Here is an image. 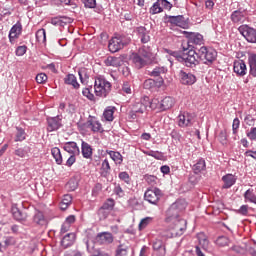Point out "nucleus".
I'll list each match as a JSON object with an SVG mask.
<instances>
[{"instance_id":"1","label":"nucleus","mask_w":256,"mask_h":256,"mask_svg":"<svg viewBox=\"0 0 256 256\" xmlns=\"http://www.w3.org/2000/svg\"><path fill=\"white\" fill-rule=\"evenodd\" d=\"M179 202L173 204L168 210L166 218V223H168V228L166 229L164 236L167 239H173V237H181L185 231H187V220L179 217V210L177 206Z\"/></svg>"},{"instance_id":"2","label":"nucleus","mask_w":256,"mask_h":256,"mask_svg":"<svg viewBox=\"0 0 256 256\" xmlns=\"http://www.w3.org/2000/svg\"><path fill=\"white\" fill-rule=\"evenodd\" d=\"M182 50L183 55L181 57L183 64L186 67H190L193 69V67H197V64L199 63V58L197 57V51L190 48L189 43H182Z\"/></svg>"},{"instance_id":"3","label":"nucleus","mask_w":256,"mask_h":256,"mask_svg":"<svg viewBox=\"0 0 256 256\" xmlns=\"http://www.w3.org/2000/svg\"><path fill=\"white\" fill-rule=\"evenodd\" d=\"M94 93L96 97H107L111 93V82L105 78L97 77L94 83Z\"/></svg>"},{"instance_id":"4","label":"nucleus","mask_w":256,"mask_h":256,"mask_svg":"<svg viewBox=\"0 0 256 256\" xmlns=\"http://www.w3.org/2000/svg\"><path fill=\"white\" fill-rule=\"evenodd\" d=\"M196 57L200 59L205 65H211L217 59V51L212 48L202 46L196 51Z\"/></svg>"},{"instance_id":"5","label":"nucleus","mask_w":256,"mask_h":256,"mask_svg":"<svg viewBox=\"0 0 256 256\" xmlns=\"http://www.w3.org/2000/svg\"><path fill=\"white\" fill-rule=\"evenodd\" d=\"M131 43V38L127 36H116L113 37L108 44V49L110 53H117V51H121L123 47L129 45Z\"/></svg>"},{"instance_id":"6","label":"nucleus","mask_w":256,"mask_h":256,"mask_svg":"<svg viewBox=\"0 0 256 256\" xmlns=\"http://www.w3.org/2000/svg\"><path fill=\"white\" fill-rule=\"evenodd\" d=\"M175 105V98L166 96L159 101L157 98H153L150 103V109H160L161 111H167Z\"/></svg>"},{"instance_id":"7","label":"nucleus","mask_w":256,"mask_h":256,"mask_svg":"<svg viewBox=\"0 0 256 256\" xmlns=\"http://www.w3.org/2000/svg\"><path fill=\"white\" fill-rule=\"evenodd\" d=\"M161 197H163V193L157 187L148 188L144 193L145 201H148V203H151L152 205H157Z\"/></svg>"},{"instance_id":"8","label":"nucleus","mask_w":256,"mask_h":256,"mask_svg":"<svg viewBox=\"0 0 256 256\" xmlns=\"http://www.w3.org/2000/svg\"><path fill=\"white\" fill-rule=\"evenodd\" d=\"M238 31L248 43H256V30L254 28L249 27V25H241Z\"/></svg>"},{"instance_id":"9","label":"nucleus","mask_w":256,"mask_h":256,"mask_svg":"<svg viewBox=\"0 0 256 256\" xmlns=\"http://www.w3.org/2000/svg\"><path fill=\"white\" fill-rule=\"evenodd\" d=\"M148 106L151 107V101H149V97H145L142 100L133 104L132 113H135V115H141L147 111Z\"/></svg>"},{"instance_id":"10","label":"nucleus","mask_w":256,"mask_h":256,"mask_svg":"<svg viewBox=\"0 0 256 256\" xmlns=\"http://www.w3.org/2000/svg\"><path fill=\"white\" fill-rule=\"evenodd\" d=\"M167 23H170L173 27H180L181 29H187L189 24L185 21V17L178 15V16H169L166 15Z\"/></svg>"},{"instance_id":"11","label":"nucleus","mask_w":256,"mask_h":256,"mask_svg":"<svg viewBox=\"0 0 256 256\" xmlns=\"http://www.w3.org/2000/svg\"><path fill=\"white\" fill-rule=\"evenodd\" d=\"M21 33H23V25H21V22H17L12 26V28L9 31V41L10 43H15L19 37H21Z\"/></svg>"},{"instance_id":"12","label":"nucleus","mask_w":256,"mask_h":256,"mask_svg":"<svg viewBox=\"0 0 256 256\" xmlns=\"http://www.w3.org/2000/svg\"><path fill=\"white\" fill-rule=\"evenodd\" d=\"M193 119L195 117L189 112H183L178 116L179 127H191L193 125Z\"/></svg>"},{"instance_id":"13","label":"nucleus","mask_w":256,"mask_h":256,"mask_svg":"<svg viewBox=\"0 0 256 256\" xmlns=\"http://www.w3.org/2000/svg\"><path fill=\"white\" fill-rule=\"evenodd\" d=\"M179 75L182 85H194V83H197V77L192 73H187L181 70Z\"/></svg>"},{"instance_id":"14","label":"nucleus","mask_w":256,"mask_h":256,"mask_svg":"<svg viewBox=\"0 0 256 256\" xmlns=\"http://www.w3.org/2000/svg\"><path fill=\"white\" fill-rule=\"evenodd\" d=\"M96 242L99 245H109L113 242V234L109 232H102L96 236Z\"/></svg>"},{"instance_id":"15","label":"nucleus","mask_w":256,"mask_h":256,"mask_svg":"<svg viewBox=\"0 0 256 256\" xmlns=\"http://www.w3.org/2000/svg\"><path fill=\"white\" fill-rule=\"evenodd\" d=\"M233 69L234 73H236V75H239L240 77H243V75H247V65L243 60H235Z\"/></svg>"},{"instance_id":"16","label":"nucleus","mask_w":256,"mask_h":256,"mask_svg":"<svg viewBox=\"0 0 256 256\" xmlns=\"http://www.w3.org/2000/svg\"><path fill=\"white\" fill-rule=\"evenodd\" d=\"M137 35L141 43H149L151 41L150 31L145 28V26H140L136 29Z\"/></svg>"},{"instance_id":"17","label":"nucleus","mask_w":256,"mask_h":256,"mask_svg":"<svg viewBox=\"0 0 256 256\" xmlns=\"http://www.w3.org/2000/svg\"><path fill=\"white\" fill-rule=\"evenodd\" d=\"M87 129H91L93 133H103V126L101 125V122H99L95 118H91L86 122Z\"/></svg>"},{"instance_id":"18","label":"nucleus","mask_w":256,"mask_h":256,"mask_svg":"<svg viewBox=\"0 0 256 256\" xmlns=\"http://www.w3.org/2000/svg\"><path fill=\"white\" fill-rule=\"evenodd\" d=\"M132 63H134L137 69H143L147 63H150L149 60L143 58L138 53L132 54Z\"/></svg>"},{"instance_id":"19","label":"nucleus","mask_w":256,"mask_h":256,"mask_svg":"<svg viewBox=\"0 0 256 256\" xmlns=\"http://www.w3.org/2000/svg\"><path fill=\"white\" fill-rule=\"evenodd\" d=\"M223 186L222 189H231L235 183H237V177L233 174H226L222 177Z\"/></svg>"},{"instance_id":"20","label":"nucleus","mask_w":256,"mask_h":256,"mask_svg":"<svg viewBox=\"0 0 256 256\" xmlns=\"http://www.w3.org/2000/svg\"><path fill=\"white\" fill-rule=\"evenodd\" d=\"M153 249L156 251L157 256H165L167 255V250L165 249V243L162 240H155L153 243Z\"/></svg>"},{"instance_id":"21","label":"nucleus","mask_w":256,"mask_h":256,"mask_svg":"<svg viewBox=\"0 0 256 256\" xmlns=\"http://www.w3.org/2000/svg\"><path fill=\"white\" fill-rule=\"evenodd\" d=\"M64 151H67L70 155H79L81 153L79 146L75 142H66L64 144Z\"/></svg>"},{"instance_id":"22","label":"nucleus","mask_w":256,"mask_h":256,"mask_svg":"<svg viewBox=\"0 0 256 256\" xmlns=\"http://www.w3.org/2000/svg\"><path fill=\"white\" fill-rule=\"evenodd\" d=\"M47 121H48L47 131H49L50 133L53 131H57V129L61 127V120H59V118L57 117L48 118Z\"/></svg>"},{"instance_id":"23","label":"nucleus","mask_w":256,"mask_h":256,"mask_svg":"<svg viewBox=\"0 0 256 256\" xmlns=\"http://www.w3.org/2000/svg\"><path fill=\"white\" fill-rule=\"evenodd\" d=\"M81 149L84 159H91V157H93V148L89 143L82 141Z\"/></svg>"},{"instance_id":"24","label":"nucleus","mask_w":256,"mask_h":256,"mask_svg":"<svg viewBox=\"0 0 256 256\" xmlns=\"http://www.w3.org/2000/svg\"><path fill=\"white\" fill-rule=\"evenodd\" d=\"M138 55H140V57L145 58L148 62L151 63V59L153 57V53L151 52V48L147 47V46H142L138 52Z\"/></svg>"},{"instance_id":"25","label":"nucleus","mask_w":256,"mask_h":256,"mask_svg":"<svg viewBox=\"0 0 256 256\" xmlns=\"http://www.w3.org/2000/svg\"><path fill=\"white\" fill-rule=\"evenodd\" d=\"M73 243H75V233L66 234L61 241V245L62 247H64V249H67V247H71Z\"/></svg>"},{"instance_id":"26","label":"nucleus","mask_w":256,"mask_h":256,"mask_svg":"<svg viewBox=\"0 0 256 256\" xmlns=\"http://www.w3.org/2000/svg\"><path fill=\"white\" fill-rule=\"evenodd\" d=\"M104 63L106 67H121V58L108 56Z\"/></svg>"},{"instance_id":"27","label":"nucleus","mask_w":256,"mask_h":256,"mask_svg":"<svg viewBox=\"0 0 256 256\" xmlns=\"http://www.w3.org/2000/svg\"><path fill=\"white\" fill-rule=\"evenodd\" d=\"M106 153L110 156L112 161L116 163V165H121L123 163V155H121V153L113 150H106Z\"/></svg>"},{"instance_id":"28","label":"nucleus","mask_w":256,"mask_h":256,"mask_svg":"<svg viewBox=\"0 0 256 256\" xmlns=\"http://www.w3.org/2000/svg\"><path fill=\"white\" fill-rule=\"evenodd\" d=\"M197 239L199 245L204 249V251H207V249H209V239H207V235H205L203 232H200L197 234Z\"/></svg>"},{"instance_id":"29","label":"nucleus","mask_w":256,"mask_h":256,"mask_svg":"<svg viewBox=\"0 0 256 256\" xmlns=\"http://www.w3.org/2000/svg\"><path fill=\"white\" fill-rule=\"evenodd\" d=\"M71 203H73V196H71V194H65L62 198V201L60 202V209L65 211L69 208Z\"/></svg>"},{"instance_id":"30","label":"nucleus","mask_w":256,"mask_h":256,"mask_svg":"<svg viewBox=\"0 0 256 256\" xmlns=\"http://www.w3.org/2000/svg\"><path fill=\"white\" fill-rule=\"evenodd\" d=\"M64 83L66 85L73 86L74 89H79V87H80L79 82H77V77H75V75H73V74H68L64 78Z\"/></svg>"},{"instance_id":"31","label":"nucleus","mask_w":256,"mask_h":256,"mask_svg":"<svg viewBox=\"0 0 256 256\" xmlns=\"http://www.w3.org/2000/svg\"><path fill=\"white\" fill-rule=\"evenodd\" d=\"M71 21V18L65 16L54 17L51 19V24L58 27H62L63 23H71Z\"/></svg>"},{"instance_id":"32","label":"nucleus","mask_w":256,"mask_h":256,"mask_svg":"<svg viewBox=\"0 0 256 256\" xmlns=\"http://www.w3.org/2000/svg\"><path fill=\"white\" fill-rule=\"evenodd\" d=\"M51 155L55 159L57 165H63V155H61V150L58 147L51 149Z\"/></svg>"},{"instance_id":"33","label":"nucleus","mask_w":256,"mask_h":256,"mask_svg":"<svg viewBox=\"0 0 256 256\" xmlns=\"http://www.w3.org/2000/svg\"><path fill=\"white\" fill-rule=\"evenodd\" d=\"M249 67H250V75L252 77H256V54H250L248 57Z\"/></svg>"},{"instance_id":"34","label":"nucleus","mask_w":256,"mask_h":256,"mask_svg":"<svg viewBox=\"0 0 256 256\" xmlns=\"http://www.w3.org/2000/svg\"><path fill=\"white\" fill-rule=\"evenodd\" d=\"M207 165L203 159L198 160L196 164L193 165V171L196 175H199L202 171H205Z\"/></svg>"},{"instance_id":"35","label":"nucleus","mask_w":256,"mask_h":256,"mask_svg":"<svg viewBox=\"0 0 256 256\" xmlns=\"http://www.w3.org/2000/svg\"><path fill=\"white\" fill-rule=\"evenodd\" d=\"M115 114V107L113 106H108L103 113V117L106 121H113L114 117L113 115Z\"/></svg>"},{"instance_id":"36","label":"nucleus","mask_w":256,"mask_h":256,"mask_svg":"<svg viewBox=\"0 0 256 256\" xmlns=\"http://www.w3.org/2000/svg\"><path fill=\"white\" fill-rule=\"evenodd\" d=\"M34 223H37V225H47V218H45L43 212L38 211L34 215Z\"/></svg>"},{"instance_id":"37","label":"nucleus","mask_w":256,"mask_h":256,"mask_svg":"<svg viewBox=\"0 0 256 256\" xmlns=\"http://www.w3.org/2000/svg\"><path fill=\"white\" fill-rule=\"evenodd\" d=\"M233 23H243L245 21V15L241 11H234L231 15Z\"/></svg>"},{"instance_id":"38","label":"nucleus","mask_w":256,"mask_h":256,"mask_svg":"<svg viewBox=\"0 0 256 256\" xmlns=\"http://www.w3.org/2000/svg\"><path fill=\"white\" fill-rule=\"evenodd\" d=\"M11 211H12V215L16 221H23V219H25V215H23V213H21V211L19 210V208H17L16 205H12Z\"/></svg>"},{"instance_id":"39","label":"nucleus","mask_w":256,"mask_h":256,"mask_svg":"<svg viewBox=\"0 0 256 256\" xmlns=\"http://www.w3.org/2000/svg\"><path fill=\"white\" fill-rule=\"evenodd\" d=\"M166 71L167 68L165 66H158L150 72V75L151 77H161V75H165Z\"/></svg>"},{"instance_id":"40","label":"nucleus","mask_w":256,"mask_h":256,"mask_svg":"<svg viewBox=\"0 0 256 256\" xmlns=\"http://www.w3.org/2000/svg\"><path fill=\"white\" fill-rule=\"evenodd\" d=\"M36 41H38V43H46L47 33L45 32V29L42 28L36 32Z\"/></svg>"},{"instance_id":"41","label":"nucleus","mask_w":256,"mask_h":256,"mask_svg":"<svg viewBox=\"0 0 256 256\" xmlns=\"http://www.w3.org/2000/svg\"><path fill=\"white\" fill-rule=\"evenodd\" d=\"M151 15H157L158 13H163V7H161V1L157 0L153 6L150 8Z\"/></svg>"},{"instance_id":"42","label":"nucleus","mask_w":256,"mask_h":256,"mask_svg":"<svg viewBox=\"0 0 256 256\" xmlns=\"http://www.w3.org/2000/svg\"><path fill=\"white\" fill-rule=\"evenodd\" d=\"M27 139V133H25V130L23 128H17L16 134H15V142L19 141H25Z\"/></svg>"},{"instance_id":"43","label":"nucleus","mask_w":256,"mask_h":256,"mask_svg":"<svg viewBox=\"0 0 256 256\" xmlns=\"http://www.w3.org/2000/svg\"><path fill=\"white\" fill-rule=\"evenodd\" d=\"M14 155H16V157H20V159H24V157H29V148H17L14 151Z\"/></svg>"},{"instance_id":"44","label":"nucleus","mask_w":256,"mask_h":256,"mask_svg":"<svg viewBox=\"0 0 256 256\" xmlns=\"http://www.w3.org/2000/svg\"><path fill=\"white\" fill-rule=\"evenodd\" d=\"M129 248L125 245H119L116 249L115 256H128Z\"/></svg>"},{"instance_id":"45","label":"nucleus","mask_w":256,"mask_h":256,"mask_svg":"<svg viewBox=\"0 0 256 256\" xmlns=\"http://www.w3.org/2000/svg\"><path fill=\"white\" fill-rule=\"evenodd\" d=\"M191 43H194V45H203V35L201 34H192L190 36Z\"/></svg>"},{"instance_id":"46","label":"nucleus","mask_w":256,"mask_h":256,"mask_svg":"<svg viewBox=\"0 0 256 256\" xmlns=\"http://www.w3.org/2000/svg\"><path fill=\"white\" fill-rule=\"evenodd\" d=\"M120 181H123L124 183H126V185H130L131 184V176H129V173L127 172H120L118 175Z\"/></svg>"},{"instance_id":"47","label":"nucleus","mask_w":256,"mask_h":256,"mask_svg":"<svg viewBox=\"0 0 256 256\" xmlns=\"http://www.w3.org/2000/svg\"><path fill=\"white\" fill-rule=\"evenodd\" d=\"M144 179L146 183H148V185H151L152 187H155V185H157V181H159V178L153 175H146Z\"/></svg>"},{"instance_id":"48","label":"nucleus","mask_w":256,"mask_h":256,"mask_svg":"<svg viewBox=\"0 0 256 256\" xmlns=\"http://www.w3.org/2000/svg\"><path fill=\"white\" fill-rule=\"evenodd\" d=\"M246 251H248L251 256H256V242L250 241L249 245H246Z\"/></svg>"},{"instance_id":"49","label":"nucleus","mask_w":256,"mask_h":256,"mask_svg":"<svg viewBox=\"0 0 256 256\" xmlns=\"http://www.w3.org/2000/svg\"><path fill=\"white\" fill-rule=\"evenodd\" d=\"M216 244L219 247H227V245H229V238H227L225 236H220L217 238Z\"/></svg>"},{"instance_id":"50","label":"nucleus","mask_w":256,"mask_h":256,"mask_svg":"<svg viewBox=\"0 0 256 256\" xmlns=\"http://www.w3.org/2000/svg\"><path fill=\"white\" fill-rule=\"evenodd\" d=\"M114 207H115V200L111 198L107 199L102 205V208L107 209L108 211H113Z\"/></svg>"},{"instance_id":"51","label":"nucleus","mask_w":256,"mask_h":256,"mask_svg":"<svg viewBox=\"0 0 256 256\" xmlns=\"http://www.w3.org/2000/svg\"><path fill=\"white\" fill-rule=\"evenodd\" d=\"M147 155H149V157H154V159H158V161H163V159H165L163 153L159 151H150Z\"/></svg>"},{"instance_id":"52","label":"nucleus","mask_w":256,"mask_h":256,"mask_svg":"<svg viewBox=\"0 0 256 256\" xmlns=\"http://www.w3.org/2000/svg\"><path fill=\"white\" fill-rule=\"evenodd\" d=\"M111 213V210H107L106 208L101 207L98 211V215L100 217V220H105L107 217H109Z\"/></svg>"},{"instance_id":"53","label":"nucleus","mask_w":256,"mask_h":256,"mask_svg":"<svg viewBox=\"0 0 256 256\" xmlns=\"http://www.w3.org/2000/svg\"><path fill=\"white\" fill-rule=\"evenodd\" d=\"M84 7L88 9H95L97 7V0H82Z\"/></svg>"},{"instance_id":"54","label":"nucleus","mask_w":256,"mask_h":256,"mask_svg":"<svg viewBox=\"0 0 256 256\" xmlns=\"http://www.w3.org/2000/svg\"><path fill=\"white\" fill-rule=\"evenodd\" d=\"M4 245L5 247H11L13 245H17V240L13 236H8L4 241Z\"/></svg>"},{"instance_id":"55","label":"nucleus","mask_w":256,"mask_h":256,"mask_svg":"<svg viewBox=\"0 0 256 256\" xmlns=\"http://www.w3.org/2000/svg\"><path fill=\"white\" fill-rule=\"evenodd\" d=\"M240 125H241V121L239 120V118H235L232 124L233 135H237V133L239 132Z\"/></svg>"},{"instance_id":"56","label":"nucleus","mask_w":256,"mask_h":256,"mask_svg":"<svg viewBox=\"0 0 256 256\" xmlns=\"http://www.w3.org/2000/svg\"><path fill=\"white\" fill-rule=\"evenodd\" d=\"M151 221H153V218H151V217L143 218L139 223V229L140 230L145 229V227H147V225H149V223H151Z\"/></svg>"},{"instance_id":"57","label":"nucleus","mask_w":256,"mask_h":256,"mask_svg":"<svg viewBox=\"0 0 256 256\" xmlns=\"http://www.w3.org/2000/svg\"><path fill=\"white\" fill-rule=\"evenodd\" d=\"M47 79H48L47 74L39 73L36 76V83H39V84L47 83Z\"/></svg>"},{"instance_id":"58","label":"nucleus","mask_w":256,"mask_h":256,"mask_svg":"<svg viewBox=\"0 0 256 256\" xmlns=\"http://www.w3.org/2000/svg\"><path fill=\"white\" fill-rule=\"evenodd\" d=\"M218 139L222 145H227V131L222 130L219 133Z\"/></svg>"},{"instance_id":"59","label":"nucleus","mask_w":256,"mask_h":256,"mask_svg":"<svg viewBox=\"0 0 256 256\" xmlns=\"http://www.w3.org/2000/svg\"><path fill=\"white\" fill-rule=\"evenodd\" d=\"M82 95H84V97H87V99H89L90 101H93L95 99V95L91 93V90L89 88H84L82 90Z\"/></svg>"},{"instance_id":"60","label":"nucleus","mask_w":256,"mask_h":256,"mask_svg":"<svg viewBox=\"0 0 256 256\" xmlns=\"http://www.w3.org/2000/svg\"><path fill=\"white\" fill-rule=\"evenodd\" d=\"M102 190H103V185H101L100 183H97L92 189L93 197H97V195H99V193H101Z\"/></svg>"},{"instance_id":"61","label":"nucleus","mask_w":256,"mask_h":256,"mask_svg":"<svg viewBox=\"0 0 256 256\" xmlns=\"http://www.w3.org/2000/svg\"><path fill=\"white\" fill-rule=\"evenodd\" d=\"M160 1V5L161 7H163V9H166L167 11H171V9H173V4H171V2L167 1V0H159Z\"/></svg>"},{"instance_id":"62","label":"nucleus","mask_w":256,"mask_h":256,"mask_svg":"<svg viewBox=\"0 0 256 256\" xmlns=\"http://www.w3.org/2000/svg\"><path fill=\"white\" fill-rule=\"evenodd\" d=\"M114 193L118 195V197H125V190H123L119 184L115 186Z\"/></svg>"},{"instance_id":"63","label":"nucleus","mask_w":256,"mask_h":256,"mask_svg":"<svg viewBox=\"0 0 256 256\" xmlns=\"http://www.w3.org/2000/svg\"><path fill=\"white\" fill-rule=\"evenodd\" d=\"M248 139H251V141H256V127L251 128L249 132H247Z\"/></svg>"},{"instance_id":"64","label":"nucleus","mask_w":256,"mask_h":256,"mask_svg":"<svg viewBox=\"0 0 256 256\" xmlns=\"http://www.w3.org/2000/svg\"><path fill=\"white\" fill-rule=\"evenodd\" d=\"M152 87H155V80L147 79V80L144 81V88L145 89H152Z\"/></svg>"}]
</instances>
